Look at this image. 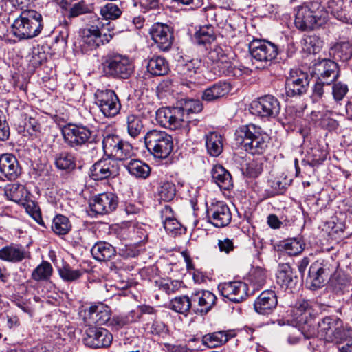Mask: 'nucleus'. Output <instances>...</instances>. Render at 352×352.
Masks as SVG:
<instances>
[{
  "instance_id": "f257e3e1",
  "label": "nucleus",
  "mask_w": 352,
  "mask_h": 352,
  "mask_svg": "<svg viewBox=\"0 0 352 352\" xmlns=\"http://www.w3.org/2000/svg\"><path fill=\"white\" fill-rule=\"evenodd\" d=\"M203 105L200 100L186 99L181 107H163L156 111V120L163 127L170 130L196 126L199 122L194 116L201 112Z\"/></svg>"
},
{
  "instance_id": "f03ea898",
  "label": "nucleus",
  "mask_w": 352,
  "mask_h": 352,
  "mask_svg": "<svg viewBox=\"0 0 352 352\" xmlns=\"http://www.w3.org/2000/svg\"><path fill=\"white\" fill-rule=\"evenodd\" d=\"M302 333L307 338L317 336L327 342H335L340 344L349 336V329L344 327L343 322L336 317L327 316L318 323V329L311 327L306 330L302 327Z\"/></svg>"
},
{
  "instance_id": "7ed1b4c3",
  "label": "nucleus",
  "mask_w": 352,
  "mask_h": 352,
  "mask_svg": "<svg viewBox=\"0 0 352 352\" xmlns=\"http://www.w3.org/2000/svg\"><path fill=\"white\" fill-rule=\"evenodd\" d=\"M43 28V16L34 10H26L16 18L10 26V34L16 41L38 36Z\"/></svg>"
},
{
  "instance_id": "20e7f679",
  "label": "nucleus",
  "mask_w": 352,
  "mask_h": 352,
  "mask_svg": "<svg viewBox=\"0 0 352 352\" xmlns=\"http://www.w3.org/2000/svg\"><path fill=\"white\" fill-rule=\"evenodd\" d=\"M322 1H313L305 6L297 9L294 23L302 31L314 30L324 24L327 21V14Z\"/></svg>"
},
{
  "instance_id": "39448f33",
  "label": "nucleus",
  "mask_w": 352,
  "mask_h": 352,
  "mask_svg": "<svg viewBox=\"0 0 352 352\" xmlns=\"http://www.w3.org/2000/svg\"><path fill=\"white\" fill-rule=\"evenodd\" d=\"M236 140L251 154H261L267 147V137L254 124L244 125L236 131Z\"/></svg>"
},
{
  "instance_id": "423d86ee",
  "label": "nucleus",
  "mask_w": 352,
  "mask_h": 352,
  "mask_svg": "<svg viewBox=\"0 0 352 352\" xmlns=\"http://www.w3.org/2000/svg\"><path fill=\"white\" fill-rule=\"evenodd\" d=\"M65 142L71 148L78 149L99 141L97 133L83 124H68L62 129Z\"/></svg>"
},
{
  "instance_id": "0eeeda50",
  "label": "nucleus",
  "mask_w": 352,
  "mask_h": 352,
  "mask_svg": "<svg viewBox=\"0 0 352 352\" xmlns=\"http://www.w3.org/2000/svg\"><path fill=\"white\" fill-rule=\"evenodd\" d=\"M102 69L107 77L128 79L134 72V65L126 56L109 53L104 57Z\"/></svg>"
},
{
  "instance_id": "6e6552de",
  "label": "nucleus",
  "mask_w": 352,
  "mask_h": 352,
  "mask_svg": "<svg viewBox=\"0 0 352 352\" xmlns=\"http://www.w3.org/2000/svg\"><path fill=\"white\" fill-rule=\"evenodd\" d=\"M144 140L146 148L155 157L165 159L173 151V138L166 131L150 130L145 134Z\"/></svg>"
},
{
  "instance_id": "1a4fd4ad",
  "label": "nucleus",
  "mask_w": 352,
  "mask_h": 352,
  "mask_svg": "<svg viewBox=\"0 0 352 352\" xmlns=\"http://www.w3.org/2000/svg\"><path fill=\"white\" fill-rule=\"evenodd\" d=\"M95 104L106 118H113L121 109L120 100L111 89H98L95 94Z\"/></svg>"
},
{
  "instance_id": "9d476101",
  "label": "nucleus",
  "mask_w": 352,
  "mask_h": 352,
  "mask_svg": "<svg viewBox=\"0 0 352 352\" xmlns=\"http://www.w3.org/2000/svg\"><path fill=\"white\" fill-rule=\"evenodd\" d=\"M249 50L253 59L263 64V67L270 65L278 54V49L275 44L261 39L252 41Z\"/></svg>"
},
{
  "instance_id": "9b49d317",
  "label": "nucleus",
  "mask_w": 352,
  "mask_h": 352,
  "mask_svg": "<svg viewBox=\"0 0 352 352\" xmlns=\"http://www.w3.org/2000/svg\"><path fill=\"white\" fill-rule=\"evenodd\" d=\"M280 105L276 98L265 95L252 102L251 113L262 118H274L280 112Z\"/></svg>"
},
{
  "instance_id": "f8f14e48",
  "label": "nucleus",
  "mask_w": 352,
  "mask_h": 352,
  "mask_svg": "<svg viewBox=\"0 0 352 352\" xmlns=\"http://www.w3.org/2000/svg\"><path fill=\"white\" fill-rule=\"evenodd\" d=\"M208 58L217 63L219 72L229 77L238 78L243 75L241 68L236 67L228 60V57L223 48L215 45L208 53Z\"/></svg>"
},
{
  "instance_id": "ddd939ff",
  "label": "nucleus",
  "mask_w": 352,
  "mask_h": 352,
  "mask_svg": "<svg viewBox=\"0 0 352 352\" xmlns=\"http://www.w3.org/2000/svg\"><path fill=\"white\" fill-rule=\"evenodd\" d=\"M232 212L229 206L222 201L212 202L207 206L208 222L216 228H224L232 221Z\"/></svg>"
},
{
  "instance_id": "4468645a",
  "label": "nucleus",
  "mask_w": 352,
  "mask_h": 352,
  "mask_svg": "<svg viewBox=\"0 0 352 352\" xmlns=\"http://www.w3.org/2000/svg\"><path fill=\"white\" fill-rule=\"evenodd\" d=\"M149 32L160 50L167 52L171 48L174 39L173 28L165 23H155Z\"/></svg>"
},
{
  "instance_id": "2eb2a0df",
  "label": "nucleus",
  "mask_w": 352,
  "mask_h": 352,
  "mask_svg": "<svg viewBox=\"0 0 352 352\" xmlns=\"http://www.w3.org/2000/svg\"><path fill=\"white\" fill-rule=\"evenodd\" d=\"M118 206V198L113 192H104L95 196L89 201L91 212L97 214H109Z\"/></svg>"
},
{
  "instance_id": "dca6fc26",
  "label": "nucleus",
  "mask_w": 352,
  "mask_h": 352,
  "mask_svg": "<svg viewBox=\"0 0 352 352\" xmlns=\"http://www.w3.org/2000/svg\"><path fill=\"white\" fill-rule=\"evenodd\" d=\"M104 24L91 25L82 30V41L91 48H96L101 44L109 43L112 38V34L104 32Z\"/></svg>"
},
{
  "instance_id": "f3484780",
  "label": "nucleus",
  "mask_w": 352,
  "mask_h": 352,
  "mask_svg": "<svg viewBox=\"0 0 352 352\" xmlns=\"http://www.w3.org/2000/svg\"><path fill=\"white\" fill-rule=\"evenodd\" d=\"M119 174V167L115 160L102 159L90 168L89 176L96 181L115 177Z\"/></svg>"
},
{
  "instance_id": "a211bd4d",
  "label": "nucleus",
  "mask_w": 352,
  "mask_h": 352,
  "mask_svg": "<svg viewBox=\"0 0 352 352\" xmlns=\"http://www.w3.org/2000/svg\"><path fill=\"white\" fill-rule=\"evenodd\" d=\"M113 340L111 333L102 327H89L86 330L84 342L91 348H104L110 346Z\"/></svg>"
},
{
  "instance_id": "6ab92c4d",
  "label": "nucleus",
  "mask_w": 352,
  "mask_h": 352,
  "mask_svg": "<svg viewBox=\"0 0 352 352\" xmlns=\"http://www.w3.org/2000/svg\"><path fill=\"white\" fill-rule=\"evenodd\" d=\"M309 85L308 76L300 72L296 75L291 74L286 78L285 84V96L287 97L300 96L306 93Z\"/></svg>"
},
{
  "instance_id": "aec40b11",
  "label": "nucleus",
  "mask_w": 352,
  "mask_h": 352,
  "mask_svg": "<svg viewBox=\"0 0 352 352\" xmlns=\"http://www.w3.org/2000/svg\"><path fill=\"white\" fill-rule=\"evenodd\" d=\"M216 300V296L208 290L193 294L192 295V312L201 316L207 314L215 304Z\"/></svg>"
},
{
  "instance_id": "412c9836",
  "label": "nucleus",
  "mask_w": 352,
  "mask_h": 352,
  "mask_svg": "<svg viewBox=\"0 0 352 352\" xmlns=\"http://www.w3.org/2000/svg\"><path fill=\"white\" fill-rule=\"evenodd\" d=\"M314 73L318 80H329L331 83L339 76L338 65L334 60L324 58L315 64Z\"/></svg>"
},
{
  "instance_id": "4be33fe9",
  "label": "nucleus",
  "mask_w": 352,
  "mask_h": 352,
  "mask_svg": "<svg viewBox=\"0 0 352 352\" xmlns=\"http://www.w3.org/2000/svg\"><path fill=\"white\" fill-rule=\"evenodd\" d=\"M201 62L193 59L187 63H180L176 66V71L181 78V84L191 87L194 82V76L197 73Z\"/></svg>"
},
{
  "instance_id": "5701e85b",
  "label": "nucleus",
  "mask_w": 352,
  "mask_h": 352,
  "mask_svg": "<svg viewBox=\"0 0 352 352\" xmlns=\"http://www.w3.org/2000/svg\"><path fill=\"white\" fill-rule=\"evenodd\" d=\"M0 172L10 181L15 180L20 175L21 169L15 156L9 153L1 155Z\"/></svg>"
},
{
  "instance_id": "b1692460",
  "label": "nucleus",
  "mask_w": 352,
  "mask_h": 352,
  "mask_svg": "<svg viewBox=\"0 0 352 352\" xmlns=\"http://www.w3.org/2000/svg\"><path fill=\"white\" fill-rule=\"evenodd\" d=\"M294 320L299 324H303L306 330L311 328L309 322L314 315V309L308 300H301L296 304L292 309Z\"/></svg>"
},
{
  "instance_id": "393cba45",
  "label": "nucleus",
  "mask_w": 352,
  "mask_h": 352,
  "mask_svg": "<svg viewBox=\"0 0 352 352\" xmlns=\"http://www.w3.org/2000/svg\"><path fill=\"white\" fill-rule=\"evenodd\" d=\"M277 302L275 292L267 289L262 292L254 305L257 313L266 315L269 314L276 307Z\"/></svg>"
},
{
  "instance_id": "a878e982",
  "label": "nucleus",
  "mask_w": 352,
  "mask_h": 352,
  "mask_svg": "<svg viewBox=\"0 0 352 352\" xmlns=\"http://www.w3.org/2000/svg\"><path fill=\"white\" fill-rule=\"evenodd\" d=\"M161 218L164 228L168 234L176 236L182 233V225L175 218L170 206L166 205L163 208L161 211Z\"/></svg>"
},
{
  "instance_id": "bb28decb",
  "label": "nucleus",
  "mask_w": 352,
  "mask_h": 352,
  "mask_svg": "<svg viewBox=\"0 0 352 352\" xmlns=\"http://www.w3.org/2000/svg\"><path fill=\"white\" fill-rule=\"evenodd\" d=\"M231 90L230 84L219 81L206 88L202 94V99L206 102H213L226 96Z\"/></svg>"
},
{
  "instance_id": "cd10ccee",
  "label": "nucleus",
  "mask_w": 352,
  "mask_h": 352,
  "mask_svg": "<svg viewBox=\"0 0 352 352\" xmlns=\"http://www.w3.org/2000/svg\"><path fill=\"white\" fill-rule=\"evenodd\" d=\"M87 316L92 323L102 325L111 319V309L102 303L91 306L88 309Z\"/></svg>"
},
{
  "instance_id": "c85d7f7f",
  "label": "nucleus",
  "mask_w": 352,
  "mask_h": 352,
  "mask_svg": "<svg viewBox=\"0 0 352 352\" xmlns=\"http://www.w3.org/2000/svg\"><path fill=\"white\" fill-rule=\"evenodd\" d=\"M27 255L28 252L21 245L11 244L0 250V258L9 262H21Z\"/></svg>"
},
{
  "instance_id": "c756f323",
  "label": "nucleus",
  "mask_w": 352,
  "mask_h": 352,
  "mask_svg": "<svg viewBox=\"0 0 352 352\" xmlns=\"http://www.w3.org/2000/svg\"><path fill=\"white\" fill-rule=\"evenodd\" d=\"M221 287L220 292L225 298L234 302H239L245 299L248 296L253 295L258 288L250 287Z\"/></svg>"
},
{
  "instance_id": "7c9ffc66",
  "label": "nucleus",
  "mask_w": 352,
  "mask_h": 352,
  "mask_svg": "<svg viewBox=\"0 0 352 352\" xmlns=\"http://www.w3.org/2000/svg\"><path fill=\"white\" fill-rule=\"evenodd\" d=\"M209 14L217 17L215 21H217V25L230 33L234 32L237 30L239 28V21H242L240 16L236 14H232L229 16L222 14L217 15L213 10H210L208 12V15Z\"/></svg>"
},
{
  "instance_id": "2f4dec72",
  "label": "nucleus",
  "mask_w": 352,
  "mask_h": 352,
  "mask_svg": "<svg viewBox=\"0 0 352 352\" xmlns=\"http://www.w3.org/2000/svg\"><path fill=\"white\" fill-rule=\"evenodd\" d=\"M129 173L138 179H146L151 173L150 166L138 159H131L124 164Z\"/></svg>"
},
{
  "instance_id": "473e14b6",
  "label": "nucleus",
  "mask_w": 352,
  "mask_h": 352,
  "mask_svg": "<svg viewBox=\"0 0 352 352\" xmlns=\"http://www.w3.org/2000/svg\"><path fill=\"white\" fill-rule=\"evenodd\" d=\"M212 180L220 188L229 190L232 186V179L230 173L221 165L214 166L211 171Z\"/></svg>"
},
{
  "instance_id": "72a5a7b5",
  "label": "nucleus",
  "mask_w": 352,
  "mask_h": 352,
  "mask_svg": "<svg viewBox=\"0 0 352 352\" xmlns=\"http://www.w3.org/2000/svg\"><path fill=\"white\" fill-rule=\"evenodd\" d=\"M91 252L93 257L98 261H109L116 254L115 248L105 241L97 242L92 247Z\"/></svg>"
},
{
  "instance_id": "f704fd0d",
  "label": "nucleus",
  "mask_w": 352,
  "mask_h": 352,
  "mask_svg": "<svg viewBox=\"0 0 352 352\" xmlns=\"http://www.w3.org/2000/svg\"><path fill=\"white\" fill-rule=\"evenodd\" d=\"M54 164L56 167L62 170L71 171L76 167V159L71 152L63 151L56 153L54 155Z\"/></svg>"
},
{
  "instance_id": "c9c22d12",
  "label": "nucleus",
  "mask_w": 352,
  "mask_h": 352,
  "mask_svg": "<svg viewBox=\"0 0 352 352\" xmlns=\"http://www.w3.org/2000/svg\"><path fill=\"white\" fill-rule=\"evenodd\" d=\"M204 138L208 154L212 157L219 156L223 151V137L217 132H210Z\"/></svg>"
},
{
  "instance_id": "e433bc0d",
  "label": "nucleus",
  "mask_w": 352,
  "mask_h": 352,
  "mask_svg": "<svg viewBox=\"0 0 352 352\" xmlns=\"http://www.w3.org/2000/svg\"><path fill=\"white\" fill-rule=\"evenodd\" d=\"M232 336L231 333L225 331L210 333L202 337V343L208 348H215L227 342Z\"/></svg>"
},
{
  "instance_id": "4c0bfd02",
  "label": "nucleus",
  "mask_w": 352,
  "mask_h": 352,
  "mask_svg": "<svg viewBox=\"0 0 352 352\" xmlns=\"http://www.w3.org/2000/svg\"><path fill=\"white\" fill-rule=\"evenodd\" d=\"M147 70L153 76H164L168 74L169 66L165 58L153 56L147 63Z\"/></svg>"
},
{
  "instance_id": "58836bf2",
  "label": "nucleus",
  "mask_w": 352,
  "mask_h": 352,
  "mask_svg": "<svg viewBox=\"0 0 352 352\" xmlns=\"http://www.w3.org/2000/svg\"><path fill=\"white\" fill-rule=\"evenodd\" d=\"M329 54L335 60H347L352 56V45L349 42L337 43L330 48Z\"/></svg>"
},
{
  "instance_id": "ea45409f",
  "label": "nucleus",
  "mask_w": 352,
  "mask_h": 352,
  "mask_svg": "<svg viewBox=\"0 0 352 352\" xmlns=\"http://www.w3.org/2000/svg\"><path fill=\"white\" fill-rule=\"evenodd\" d=\"M127 133L131 138L138 137L144 130L142 118L135 114H129L126 118Z\"/></svg>"
},
{
  "instance_id": "a19ab883",
  "label": "nucleus",
  "mask_w": 352,
  "mask_h": 352,
  "mask_svg": "<svg viewBox=\"0 0 352 352\" xmlns=\"http://www.w3.org/2000/svg\"><path fill=\"white\" fill-rule=\"evenodd\" d=\"M171 309L176 312L186 316L190 311H192L193 302L192 296L190 298L188 296L175 297L170 301Z\"/></svg>"
},
{
  "instance_id": "79ce46f5",
  "label": "nucleus",
  "mask_w": 352,
  "mask_h": 352,
  "mask_svg": "<svg viewBox=\"0 0 352 352\" xmlns=\"http://www.w3.org/2000/svg\"><path fill=\"white\" fill-rule=\"evenodd\" d=\"M195 38L199 45H205L214 41L216 34L213 26L210 24L201 26L195 32Z\"/></svg>"
},
{
  "instance_id": "37998d69",
  "label": "nucleus",
  "mask_w": 352,
  "mask_h": 352,
  "mask_svg": "<svg viewBox=\"0 0 352 352\" xmlns=\"http://www.w3.org/2000/svg\"><path fill=\"white\" fill-rule=\"evenodd\" d=\"M72 229L69 219L62 214L56 215L52 221V230L57 235H65Z\"/></svg>"
},
{
  "instance_id": "c03bdc74",
  "label": "nucleus",
  "mask_w": 352,
  "mask_h": 352,
  "mask_svg": "<svg viewBox=\"0 0 352 352\" xmlns=\"http://www.w3.org/2000/svg\"><path fill=\"white\" fill-rule=\"evenodd\" d=\"M52 265L46 261L41 262L32 272V278L36 281H47L52 275Z\"/></svg>"
},
{
  "instance_id": "a18cd8bd",
  "label": "nucleus",
  "mask_w": 352,
  "mask_h": 352,
  "mask_svg": "<svg viewBox=\"0 0 352 352\" xmlns=\"http://www.w3.org/2000/svg\"><path fill=\"white\" fill-rule=\"evenodd\" d=\"M134 154L132 145L129 142L122 140L111 157L126 162V161H129V160L133 157Z\"/></svg>"
},
{
  "instance_id": "49530a36",
  "label": "nucleus",
  "mask_w": 352,
  "mask_h": 352,
  "mask_svg": "<svg viewBox=\"0 0 352 352\" xmlns=\"http://www.w3.org/2000/svg\"><path fill=\"white\" fill-rule=\"evenodd\" d=\"M276 283L280 286L295 285L290 266L287 263L280 264L276 273Z\"/></svg>"
},
{
  "instance_id": "de8ad7c7",
  "label": "nucleus",
  "mask_w": 352,
  "mask_h": 352,
  "mask_svg": "<svg viewBox=\"0 0 352 352\" xmlns=\"http://www.w3.org/2000/svg\"><path fill=\"white\" fill-rule=\"evenodd\" d=\"M281 247L288 255L296 256L303 251L305 244L300 240L293 238L283 241Z\"/></svg>"
},
{
  "instance_id": "09e8293b",
  "label": "nucleus",
  "mask_w": 352,
  "mask_h": 352,
  "mask_svg": "<svg viewBox=\"0 0 352 352\" xmlns=\"http://www.w3.org/2000/svg\"><path fill=\"white\" fill-rule=\"evenodd\" d=\"M122 140L117 135L107 134L104 135L102 140V148L104 154L111 157Z\"/></svg>"
},
{
  "instance_id": "8fccbe9b",
  "label": "nucleus",
  "mask_w": 352,
  "mask_h": 352,
  "mask_svg": "<svg viewBox=\"0 0 352 352\" xmlns=\"http://www.w3.org/2000/svg\"><path fill=\"white\" fill-rule=\"evenodd\" d=\"M327 270L322 267H318L317 263L312 264L309 270V276L312 279L311 286H319L327 276Z\"/></svg>"
},
{
  "instance_id": "3c124183",
  "label": "nucleus",
  "mask_w": 352,
  "mask_h": 352,
  "mask_svg": "<svg viewBox=\"0 0 352 352\" xmlns=\"http://www.w3.org/2000/svg\"><path fill=\"white\" fill-rule=\"evenodd\" d=\"M323 46V41L317 35L307 36L304 39V50L309 54H316Z\"/></svg>"
},
{
  "instance_id": "603ef678",
  "label": "nucleus",
  "mask_w": 352,
  "mask_h": 352,
  "mask_svg": "<svg viewBox=\"0 0 352 352\" xmlns=\"http://www.w3.org/2000/svg\"><path fill=\"white\" fill-rule=\"evenodd\" d=\"M176 194L175 186L170 182H162L159 189L158 195L160 199L164 201H170L173 199Z\"/></svg>"
},
{
  "instance_id": "864d4df0",
  "label": "nucleus",
  "mask_w": 352,
  "mask_h": 352,
  "mask_svg": "<svg viewBox=\"0 0 352 352\" xmlns=\"http://www.w3.org/2000/svg\"><path fill=\"white\" fill-rule=\"evenodd\" d=\"M343 1L342 0H331L327 2V10H325L327 14L331 12L336 18L344 21L346 19L345 16V12L343 9Z\"/></svg>"
},
{
  "instance_id": "5fc2aeb1",
  "label": "nucleus",
  "mask_w": 352,
  "mask_h": 352,
  "mask_svg": "<svg viewBox=\"0 0 352 352\" xmlns=\"http://www.w3.org/2000/svg\"><path fill=\"white\" fill-rule=\"evenodd\" d=\"M100 13L106 20H115L121 16L122 10L117 5L108 3L100 8Z\"/></svg>"
},
{
  "instance_id": "6e6d98bb",
  "label": "nucleus",
  "mask_w": 352,
  "mask_h": 352,
  "mask_svg": "<svg viewBox=\"0 0 352 352\" xmlns=\"http://www.w3.org/2000/svg\"><path fill=\"white\" fill-rule=\"evenodd\" d=\"M58 274L61 278L67 282H72L79 278L82 273L78 270H73L68 264H65L58 269Z\"/></svg>"
},
{
  "instance_id": "4d7b16f0",
  "label": "nucleus",
  "mask_w": 352,
  "mask_h": 352,
  "mask_svg": "<svg viewBox=\"0 0 352 352\" xmlns=\"http://www.w3.org/2000/svg\"><path fill=\"white\" fill-rule=\"evenodd\" d=\"M349 92V87L342 82H336L332 85V95L334 100L339 103Z\"/></svg>"
},
{
  "instance_id": "13d9d810",
  "label": "nucleus",
  "mask_w": 352,
  "mask_h": 352,
  "mask_svg": "<svg viewBox=\"0 0 352 352\" xmlns=\"http://www.w3.org/2000/svg\"><path fill=\"white\" fill-rule=\"evenodd\" d=\"M92 7L91 5L87 4L85 1H81L75 3L69 10V17H76L79 15L91 12Z\"/></svg>"
},
{
  "instance_id": "bf43d9fd",
  "label": "nucleus",
  "mask_w": 352,
  "mask_h": 352,
  "mask_svg": "<svg viewBox=\"0 0 352 352\" xmlns=\"http://www.w3.org/2000/svg\"><path fill=\"white\" fill-rule=\"evenodd\" d=\"M263 162L261 160H254L246 166V175L250 177H257L263 172Z\"/></svg>"
},
{
  "instance_id": "052dcab7",
  "label": "nucleus",
  "mask_w": 352,
  "mask_h": 352,
  "mask_svg": "<svg viewBox=\"0 0 352 352\" xmlns=\"http://www.w3.org/2000/svg\"><path fill=\"white\" fill-rule=\"evenodd\" d=\"M266 274L265 271L257 267L250 273L251 284L257 286H263L265 284Z\"/></svg>"
},
{
  "instance_id": "680f3d73",
  "label": "nucleus",
  "mask_w": 352,
  "mask_h": 352,
  "mask_svg": "<svg viewBox=\"0 0 352 352\" xmlns=\"http://www.w3.org/2000/svg\"><path fill=\"white\" fill-rule=\"evenodd\" d=\"M269 186L273 190L274 194H282L289 185L288 182L286 179L282 181L280 178H274L268 181Z\"/></svg>"
},
{
  "instance_id": "e2e57ef3",
  "label": "nucleus",
  "mask_w": 352,
  "mask_h": 352,
  "mask_svg": "<svg viewBox=\"0 0 352 352\" xmlns=\"http://www.w3.org/2000/svg\"><path fill=\"white\" fill-rule=\"evenodd\" d=\"M330 84L331 82L329 80H318L317 82H316L313 88V93L311 96V99L314 102H318L320 99L322 98L324 94V85H328Z\"/></svg>"
},
{
  "instance_id": "0e129e2a",
  "label": "nucleus",
  "mask_w": 352,
  "mask_h": 352,
  "mask_svg": "<svg viewBox=\"0 0 352 352\" xmlns=\"http://www.w3.org/2000/svg\"><path fill=\"white\" fill-rule=\"evenodd\" d=\"M149 332L155 336H163L167 333V326L162 321L155 320L151 327Z\"/></svg>"
},
{
  "instance_id": "69168bd1",
  "label": "nucleus",
  "mask_w": 352,
  "mask_h": 352,
  "mask_svg": "<svg viewBox=\"0 0 352 352\" xmlns=\"http://www.w3.org/2000/svg\"><path fill=\"white\" fill-rule=\"evenodd\" d=\"M218 247L221 252H223L226 254H229L234 249L232 240L228 238H226L223 240H218Z\"/></svg>"
},
{
  "instance_id": "338daca9",
  "label": "nucleus",
  "mask_w": 352,
  "mask_h": 352,
  "mask_svg": "<svg viewBox=\"0 0 352 352\" xmlns=\"http://www.w3.org/2000/svg\"><path fill=\"white\" fill-rule=\"evenodd\" d=\"M10 137V128L6 121L0 122V140L6 141Z\"/></svg>"
},
{
  "instance_id": "774afa93",
  "label": "nucleus",
  "mask_w": 352,
  "mask_h": 352,
  "mask_svg": "<svg viewBox=\"0 0 352 352\" xmlns=\"http://www.w3.org/2000/svg\"><path fill=\"white\" fill-rule=\"evenodd\" d=\"M137 310L139 311L140 316H142V314L153 315L156 313L155 309L153 307L146 305L138 306Z\"/></svg>"
}]
</instances>
